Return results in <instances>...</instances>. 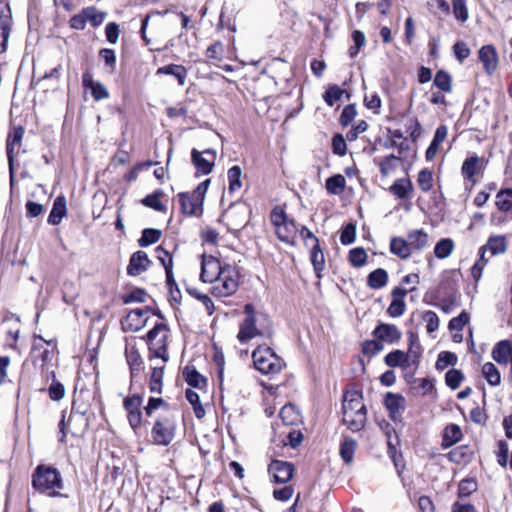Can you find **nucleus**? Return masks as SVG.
Masks as SVG:
<instances>
[{
  "instance_id": "f257e3e1",
  "label": "nucleus",
  "mask_w": 512,
  "mask_h": 512,
  "mask_svg": "<svg viewBox=\"0 0 512 512\" xmlns=\"http://www.w3.org/2000/svg\"><path fill=\"white\" fill-rule=\"evenodd\" d=\"M147 417L153 418L151 429L152 442L158 446L170 445L177 429V415L169 409L168 404L162 398L151 397L144 407Z\"/></svg>"
},
{
  "instance_id": "f03ea898",
  "label": "nucleus",
  "mask_w": 512,
  "mask_h": 512,
  "mask_svg": "<svg viewBox=\"0 0 512 512\" xmlns=\"http://www.w3.org/2000/svg\"><path fill=\"white\" fill-rule=\"evenodd\" d=\"M343 423L353 432L360 431L366 422V408L362 395L357 391H348L343 396Z\"/></svg>"
},
{
  "instance_id": "7ed1b4c3",
  "label": "nucleus",
  "mask_w": 512,
  "mask_h": 512,
  "mask_svg": "<svg viewBox=\"0 0 512 512\" xmlns=\"http://www.w3.org/2000/svg\"><path fill=\"white\" fill-rule=\"evenodd\" d=\"M244 319L239 325L237 339L240 343H248L251 339L261 335L268 326L269 319L265 313L256 311L252 304L244 306Z\"/></svg>"
},
{
  "instance_id": "20e7f679",
  "label": "nucleus",
  "mask_w": 512,
  "mask_h": 512,
  "mask_svg": "<svg viewBox=\"0 0 512 512\" xmlns=\"http://www.w3.org/2000/svg\"><path fill=\"white\" fill-rule=\"evenodd\" d=\"M33 487L40 493L48 496H56L62 489V477L60 472L53 467L39 465L32 476Z\"/></svg>"
},
{
  "instance_id": "39448f33",
  "label": "nucleus",
  "mask_w": 512,
  "mask_h": 512,
  "mask_svg": "<svg viewBox=\"0 0 512 512\" xmlns=\"http://www.w3.org/2000/svg\"><path fill=\"white\" fill-rule=\"evenodd\" d=\"M169 328L164 323L156 324L147 334L149 345V360L161 359L163 363L169 360L167 339Z\"/></svg>"
},
{
  "instance_id": "423d86ee",
  "label": "nucleus",
  "mask_w": 512,
  "mask_h": 512,
  "mask_svg": "<svg viewBox=\"0 0 512 512\" xmlns=\"http://www.w3.org/2000/svg\"><path fill=\"white\" fill-rule=\"evenodd\" d=\"M255 368L264 375L278 374L285 363L270 347L259 346L252 353Z\"/></svg>"
},
{
  "instance_id": "0eeeda50",
  "label": "nucleus",
  "mask_w": 512,
  "mask_h": 512,
  "mask_svg": "<svg viewBox=\"0 0 512 512\" xmlns=\"http://www.w3.org/2000/svg\"><path fill=\"white\" fill-rule=\"evenodd\" d=\"M270 219L275 227L278 239L287 244L295 245L299 228L294 219L289 218L284 210L278 206L271 211Z\"/></svg>"
},
{
  "instance_id": "6e6552de",
  "label": "nucleus",
  "mask_w": 512,
  "mask_h": 512,
  "mask_svg": "<svg viewBox=\"0 0 512 512\" xmlns=\"http://www.w3.org/2000/svg\"><path fill=\"white\" fill-rule=\"evenodd\" d=\"M210 179L200 183L191 193L181 192L178 194L181 211L189 216H200L203 212V202Z\"/></svg>"
},
{
  "instance_id": "1a4fd4ad",
  "label": "nucleus",
  "mask_w": 512,
  "mask_h": 512,
  "mask_svg": "<svg viewBox=\"0 0 512 512\" xmlns=\"http://www.w3.org/2000/svg\"><path fill=\"white\" fill-rule=\"evenodd\" d=\"M239 277L235 267L225 265L222 274L213 282L212 294L220 298L233 295L239 287Z\"/></svg>"
},
{
  "instance_id": "9d476101",
  "label": "nucleus",
  "mask_w": 512,
  "mask_h": 512,
  "mask_svg": "<svg viewBox=\"0 0 512 512\" xmlns=\"http://www.w3.org/2000/svg\"><path fill=\"white\" fill-rule=\"evenodd\" d=\"M142 397L134 394L124 399L123 406L127 413V419L131 428L136 431L142 424Z\"/></svg>"
},
{
  "instance_id": "9b49d317",
  "label": "nucleus",
  "mask_w": 512,
  "mask_h": 512,
  "mask_svg": "<svg viewBox=\"0 0 512 512\" xmlns=\"http://www.w3.org/2000/svg\"><path fill=\"white\" fill-rule=\"evenodd\" d=\"M191 159L197 172L208 175L212 172L216 160V151L213 149H205L200 152L197 149H192Z\"/></svg>"
},
{
  "instance_id": "f8f14e48",
  "label": "nucleus",
  "mask_w": 512,
  "mask_h": 512,
  "mask_svg": "<svg viewBox=\"0 0 512 512\" xmlns=\"http://www.w3.org/2000/svg\"><path fill=\"white\" fill-rule=\"evenodd\" d=\"M224 268L225 265L222 266L220 261L214 256L203 255L200 278L203 282L213 284V282L222 274Z\"/></svg>"
},
{
  "instance_id": "ddd939ff",
  "label": "nucleus",
  "mask_w": 512,
  "mask_h": 512,
  "mask_svg": "<svg viewBox=\"0 0 512 512\" xmlns=\"http://www.w3.org/2000/svg\"><path fill=\"white\" fill-rule=\"evenodd\" d=\"M268 472L275 483L285 484L292 478L294 466L287 461L273 460L268 466Z\"/></svg>"
},
{
  "instance_id": "4468645a",
  "label": "nucleus",
  "mask_w": 512,
  "mask_h": 512,
  "mask_svg": "<svg viewBox=\"0 0 512 512\" xmlns=\"http://www.w3.org/2000/svg\"><path fill=\"white\" fill-rule=\"evenodd\" d=\"M2 330H5L6 339L5 346L10 348L16 353H19L17 347V339L20 332V319L17 316L11 315L2 320Z\"/></svg>"
},
{
  "instance_id": "2eb2a0df",
  "label": "nucleus",
  "mask_w": 512,
  "mask_h": 512,
  "mask_svg": "<svg viewBox=\"0 0 512 512\" xmlns=\"http://www.w3.org/2000/svg\"><path fill=\"white\" fill-rule=\"evenodd\" d=\"M485 168L484 159L473 155L466 158L461 167V173L464 178L468 179L472 184L477 182L475 176Z\"/></svg>"
},
{
  "instance_id": "dca6fc26",
  "label": "nucleus",
  "mask_w": 512,
  "mask_h": 512,
  "mask_svg": "<svg viewBox=\"0 0 512 512\" xmlns=\"http://www.w3.org/2000/svg\"><path fill=\"white\" fill-rule=\"evenodd\" d=\"M479 60L483 63L484 70L492 75L498 67V54L493 45H484L478 52Z\"/></svg>"
},
{
  "instance_id": "f3484780",
  "label": "nucleus",
  "mask_w": 512,
  "mask_h": 512,
  "mask_svg": "<svg viewBox=\"0 0 512 512\" xmlns=\"http://www.w3.org/2000/svg\"><path fill=\"white\" fill-rule=\"evenodd\" d=\"M150 263L151 261L146 252L137 251L130 258L127 273L130 276H138L148 269Z\"/></svg>"
},
{
  "instance_id": "a211bd4d",
  "label": "nucleus",
  "mask_w": 512,
  "mask_h": 512,
  "mask_svg": "<svg viewBox=\"0 0 512 512\" xmlns=\"http://www.w3.org/2000/svg\"><path fill=\"white\" fill-rule=\"evenodd\" d=\"M407 292L408 290L400 287H395L392 290V302L387 309V313L391 317H400L405 312L406 304L404 299Z\"/></svg>"
},
{
  "instance_id": "6ab92c4d",
  "label": "nucleus",
  "mask_w": 512,
  "mask_h": 512,
  "mask_svg": "<svg viewBox=\"0 0 512 512\" xmlns=\"http://www.w3.org/2000/svg\"><path fill=\"white\" fill-rule=\"evenodd\" d=\"M23 135L24 129L22 127L14 128V130L8 135L6 142V152L10 169H12L14 155L19 151Z\"/></svg>"
},
{
  "instance_id": "aec40b11",
  "label": "nucleus",
  "mask_w": 512,
  "mask_h": 512,
  "mask_svg": "<svg viewBox=\"0 0 512 512\" xmlns=\"http://www.w3.org/2000/svg\"><path fill=\"white\" fill-rule=\"evenodd\" d=\"M83 86L91 90L92 97L96 100H103L109 97L107 88L99 81H94L89 72L82 75Z\"/></svg>"
},
{
  "instance_id": "412c9836",
  "label": "nucleus",
  "mask_w": 512,
  "mask_h": 512,
  "mask_svg": "<svg viewBox=\"0 0 512 512\" xmlns=\"http://www.w3.org/2000/svg\"><path fill=\"white\" fill-rule=\"evenodd\" d=\"M373 334L377 339L389 343L397 342L402 336L401 332L395 325L384 323L378 325Z\"/></svg>"
},
{
  "instance_id": "4be33fe9",
  "label": "nucleus",
  "mask_w": 512,
  "mask_h": 512,
  "mask_svg": "<svg viewBox=\"0 0 512 512\" xmlns=\"http://www.w3.org/2000/svg\"><path fill=\"white\" fill-rule=\"evenodd\" d=\"M405 398L399 394L388 393L385 398V406L393 420L401 417L405 409Z\"/></svg>"
},
{
  "instance_id": "5701e85b",
  "label": "nucleus",
  "mask_w": 512,
  "mask_h": 512,
  "mask_svg": "<svg viewBox=\"0 0 512 512\" xmlns=\"http://www.w3.org/2000/svg\"><path fill=\"white\" fill-rule=\"evenodd\" d=\"M147 311L143 309H134L128 313L125 318L124 325L130 331H139L146 325Z\"/></svg>"
},
{
  "instance_id": "b1692460",
  "label": "nucleus",
  "mask_w": 512,
  "mask_h": 512,
  "mask_svg": "<svg viewBox=\"0 0 512 512\" xmlns=\"http://www.w3.org/2000/svg\"><path fill=\"white\" fill-rule=\"evenodd\" d=\"M66 200L64 196H58L54 203L52 210L48 216V223L52 225H58L62 218L66 215Z\"/></svg>"
},
{
  "instance_id": "393cba45",
  "label": "nucleus",
  "mask_w": 512,
  "mask_h": 512,
  "mask_svg": "<svg viewBox=\"0 0 512 512\" xmlns=\"http://www.w3.org/2000/svg\"><path fill=\"white\" fill-rule=\"evenodd\" d=\"M384 361L389 367L407 368L410 366V355L402 350H394L385 356Z\"/></svg>"
},
{
  "instance_id": "a878e982",
  "label": "nucleus",
  "mask_w": 512,
  "mask_h": 512,
  "mask_svg": "<svg viewBox=\"0 0 512 512\" xmlns=\"http://www.w3.org/2000/svg\"><path fill=\"white\" fill-rule=\"evenodd\" d=\"M156 74L173 75L178 80V83L181 86H184L186 83L187 70L182 65L170 64L167 66L160 67L158 68Z\"/></svg>"
},
{
  "instance_id": "bb28decb",
  "label": "nucleus",
  "mask_w": 512,
  "mask_h": 512,
  "mask_svg": "<svg viewBox=\"0 0 512 512\" xmlns=\"http://www.w3.org/2000/svg\"><path fill=\"white\" fill-rule=\"evenodd\" d=\"M157 259L160 261V263L163 265L165 269L166 277L169 279V282H174V274H173V258L172 255L162 248L161 246H158L155 250Z\"/></svg>"
},
{
  "instance_id": "cd10ccee",
  "label": "nucleus",
  "mask_w": 512,
  "mask_h": 512,
  "mask_svg": "<svg viewBox=\"0 0 512 512\" xmlns=\"http://www.w3.org/2000/svg\"><path fill=\"white\" fill-rule=\"evenodd\" d=\"M462 438V431L456 424H450L444 429L442 447L449 448L459 442Z\"/></svg>"
},
{
  "instance_id": "c85d7f7f",
  "label": "nucleus",
  "mask_w": 512,
  "mask_h": 512,
  "mask_svg": "<svg viewBox=\"0 0 512 512\" xmlns=\"http://www.w3.org/2000/svg\"><path fill=\"white\" fill-rule=\"evenodd\" d=\"M390 251L402 259H407L412 253L408 241L401 237H393L391 239Z\"/></svg>"
},
{
  "instance_id": "c756f323",
  "label": "nucleus",
  "mask_w": 512,
  "mask_h": 512,
  "mask_svg": "<svg viewBox=\"0 0 512 512\" xmlns=\"http://www.w3.org/2000/svg\"><path fill=\"white\" fill-rule=\"evenodd\" d=\"M389 190L399 199H405L412 192L413 184L409 179L401 178L396 180Z\"/></svg>"
},
{
  "instance_id": "7c9ffc66",
  "label": "nucleus",
  "mask_w": 512,
  "mask_h": 512,
  "mask_svg": "<svg viewBox=\"0 0 512 512\" xmlns=\"http://www.w3.org/2000/svg\"><path fill=\"white\" fill-rule=\"evenodd\" d=\"M484 246L490 251L491 256L503 254L507 251V241L502 235L490 236Z\"/></svg>"
},
{
  "instance_id": "2f4dec72",
  "label": "nucleus",
  "mask_w": 512,
  "mask_h": 512,
  "mask_svg": "<svg viewBox=\"0 0 512 512\" xmlns=\"http://www.w3.org/2000/svg\"><path fill=\"white\" fill-rule=\"evenodd\" d=\"M407 241L412 250H421L428 244V235L423 230H413L407 236Z\"/></svg>"
},
{
  "instance_id": "473e14b6",
  "label": "nucleus",
  "mask_w": 512,
  "mask_h": 512,
  "mask_svg": "<svg viewBox=\"0 0 512 512\" xmlns=\"http://www.w3.org/2000/svg\"><path fill=\"white\" fill-rule=\"evenodd\" d=\"M388 282V274L386 270L378 268L372 271L367 277V285L372 289H380Z\"/></svg>"
},
{
  "instance_id": "72a5a7b5",
  "label": "nucleus",
  "mask_w": 512,
  "mask_h": 512,
  "mask_svg": "<svg viewBox=\"0 0 512 512\" xmlns=\"http://www.w3.org/2000/svg\"><path fill=\"white\" fill-rule=\"evenodd\" d=\"M280 417L285 425H295L301 420V415L296 407L292 404H287L280 410Z\"/></svg>"
},
{
  "instance_id": "f704fd0d",
  "label": "nucleus",
  "mask_w": 512,
  "mask_h": 512,
  "mask_svg": "<svg viewBox=\"0 0 512 512\" xmlns=\"http://www.w3.org/2000/svg\"><path fill=\"white\" fill-rule=\"evenodd\" d=\"M163 196V191L158 189L151 194H148L141 200V203L149 208H152L158 212H164L166 206L161 202L160 198Z\"/></svg>"
},
{
  "instance_id": "c9c22d12",
  "label": "nucleus",
  "mask_w": 512,
  "mask_h": 512,
  "mask_svg": "<svg viewBox=\"0 0 512 512\" xmlns=\"http://www.w3.org/2000/svg\"><path fill=\"white\" fill-rule=\"evenodd\" d=\"M310 260L318 277L325 267V257L319 244H313L310 253Z\"/></svg>"
},
{
  "instance_id": "e433bc0d",
  "label": "nucleus",
  "mask_w": 512,
  "mask_h": 512,
  "mask_svg": "<svg viewBox=\"0 0 512 512\" xmlns=\"http://www.w3.org/2000/svg\"><path fill=\"white\" fill-rule=\"evenodd\" d=\"M183 376L192 387L201 389L206 385V379L195 368L186 367Z\"/></svg>"
},
{
  "instance_id": "4c0bfd02",
  "label": "nucleus",
  "mask_w": 512,
  "mask_h": 512,
  "mask_svg": "<svg viewBox=\"0 0 512 512\" xmlns=\"http://www.w3.org/2000/svg\"><path fill=\"white\" fill-rule=\"evenodd\" d=\"M345 185H346L345 177L341 174H336L332 177H329L326 180L325 187H326V190L328 191V193H330L332 195H339L343 192Z\"/></svg>"
},
{
  "instance_id": "58836bf2",
  "label": "nucleus",
  "mask_w": 512,
  "mask_h": 512,
  "mask_svg": "<svg viewBox=\"0 0 512 512\" xmlns=\"http://www.w3.org/2000/svg\"><path fill=\"white\" fill-rule=\"evenodd\" d=\"M482 375L491 386H497L501 382L500 372L491 362H487L482 366Z\"/></svg>"
},
{
  "instance_id": "ea45409f",
  "label": "nucleus",
  "mask_w": 512,
  "mask_h": 512,
  "mask_svg": "<svg viewBox=\"0 0 512 512\" xmlns=\"http://www.w3.org/2000/svg\"><path fill=\"white\" fill-rule=\"evenodd\" d=\"M454 249V242L450 238L441 239L434 248L435 256L439 259L447 258Z\"/></svg>"
},
{
  "instance_id": "a19ab883",
  "label": "nucleus",
  "mask_w": 512,
  "mask_h": 512,
  "mask_svg": "<svg viewBox=\"0 0 512 512\" xmlns=\"http://www.w3.org/2000/svg\"><path fill=\"white\" fill-rule=\"evenodd\" d=\"M496 206L503 212L512 209V189L501 190L497 193Z\"/></svg>"
},
{
  "instance_id": "79ce46f5",
  "label": "nucleus",
  "mask_w": 512,
  "mask_h": 512,
  "mask_svg": "<svg viewBox=\"0 0 512 512\" xmlns=\"http://www.w3.org/2000/svg\"><path fill=\"white\" fill-rule=\"evenodd\" d=\"M162 232L158 229L146 228L142 231V235L138 240L141 247H146L156 243L161 238Z\"/></svg>"
},
{
  "instance_id": "37998d69",
  "label": "nucleus",
  "mask_w": 512,
  "mask_h": 512,
  "mask_svg": "<svg viewBox=\"0 0 512 512\" xmlns=\"http://www.w3.org/2000/svg\"><path fill=\"white\" fill-rule=\"evenodd\" d=\"M127 363L129 364L131 374L140 371L142 365V358L140 353L134 347L126 348L125 351Z\"/></svg>"
},
{
  "instance_id": "c03bdc74",
  "label": "nucleus",
  "mask_w": 512,
  "mask_h": 512,
  "mask_svg": "<svg viewBox=\"0 0 512 512\" xmlns=\"http://www.w3.org/2000/svg\"><path fill=\"white\" fill-rule=\"evenodd\" d=\"M164 375V365L163 366H153L152 373L150 376V390L152 392L160 393L162 390V380Z\"/></svg>"
},
{
  "instance_id": "a18cd8bd",
  "label": "nucleus",
  "mask_w": 512,
  "mask_h": 512,
  "mask_svg": "<svg viewBox=\"0 0 512 512\" xmlns=\"http://www.w3.org/2000/svg\"><path fill=\"white\" fill-rule=\"evenodd\" d=\"M356 441L351 438H346L340 446V455L343 461L347 464L353 460L354 452L356 449Z\"/></svg>"
},
{
  "instance_id": "49530a36",
  "label": "nucleus",
  "mask_w": 512,
  "mask_h": 512,
  "mask_svg": "<svg viewBox=\"0 0 512 512\" xmlns=\"http://www.w3.org/2000/svg\"><path fill=\"white\" fill-rule=\"evenodd\" d=\"M185 395L189 403L193 406L195 416L198 419L203 418L205 415V410L200 403L199 394L192 389H187Z\"/></svg>"
},
{
  "instance_id": "de8ad7c7",
  "label": "nucleus",
  "mask_w": 512,
  "mask_h": 512,
  "mask_svg": "<svg viewBox=\"0 0 512 512\" xmlns=\"http://www.w3.org/2000/svg\"><path fill=\"white\" fill-rule=\"evenodd\" d=\"M400 158L391 154L386 156L380 163H379V169L383 176L389 175L392 171L396 170L399 163Z\"/></svg>"
},
{
  "instance_id": "09e8293b",
  "label": "nucleus",
  "mask_w": 512,
  "mask_h": 512,
  "mask_svg": "<svg viewBox=\"0 0 512 512\" xmlns=\"http://www.w3.org/2000/svg\"><path fill=\"white\" fill-rule=\"evenodd\" d=\"M84 15L86 16L87 22L93 27H97L103 23L106 17V13L99 11L95 7H87L83 9Z\"/></svg>"
},
{
  "instance_id": "8fccbe9b",
  "label": "nucleus",
  "mask_w": 512,
  "mask_h": 512,
  "mask_svg": "<svg viewBox=\"0 0 512 512\" xmlns=\"http://www.w3.org/2000/svg\"><path fill=\"white\" fill-rule=\"evenodd\" d=\"M241 168L239 166H233L228 170V180H229V191L235 192L238 191L241 186Z\"/></svg>"
},
{
  "instance_id": "3c124183",
  "label": "nucleus",
  "mask_w": 512,
  "mask_h": 512,
  "mask_svg": "<svg viewBox=\"0 0 512 512\" xmlns=\"http://www.w3.org/2000/svg\"><path fill=\"white\" fill-rule=\"evenodd\" d=\"M434 84L436 87H438L443 92H450L452 89V79L451 76L443 71L440 70L435 74L434 77Z\"/></svg>"
},
{
  "instance_id": "603ef678",
  "label": "nucleus",
  "mask_w": 512,
  "mask_h": 512,
  "mask_svg": "<svg viewBox=\"0 0 512 512\" xmlns=\"http://www.w3.org/2000/svg\"><path fill=\"white\" fill-rule=\"evenodd\" d=\"M477 487L478 485L475 479L465 478L459 483L458 496L461 498L468 497L477 490Z\"/></svg>"
},
{
  "instance_id": "864d4df0",
  "label": "nucleus",
  "mask_w": 512,
  "mask_h": 512,
  "mask_svg": "<svg viewBox=\"0 0 512 512\" xmlns=\"http://www.w3.org/2000/svg\"><path fill=\"white\" fill-rule=\"evenodd\" d=\"M349 261L354 267L363 266L367 261V253L365 249L362 247H357L350 250Z\"/></svg>"
},
{
  "instance_id": "5fc2aeb1",
  "label": "nucleus",
  "mask_w": 512,
  "mask_h": 512,
  "mask_svg": "<svg viewBox=\"0 0 512 512\" xmlns=\"http://www.w3.org/2000/svg\"><path fill=\"white\" fill-rule=\"evenodd\" d=\"M422 319L426 323V330L429 334L438 330L440 321L438 315L434 311H425L422 315Z\"/></svg>"
},
{
  "instance_id": "6e6d98bb",
  "label": "nucleus",
  "mask_w": 512,
  "mask_h": 512,
  "mask_svg": "<svg viewBox=\"0 0 512 512\" xmlns=\"http://www.w3.org/2000/svg\"><path fill=\"white\" fill-rule=\"evenodd\" d=\"M463 379H464L463 373L457 369H451L445 375L446 384L452 390H456L457 388H459Z\"/></svg>"
},
{
  "instance_id": "4d7b16f0",
  "label": "nucleus",
  "mask_w": 512,
  "mask_h": 512,
  "mask_svg": "<svg viewBox=\"0 0 512 512\" xmlns=\"http://www.w3.org/2000/svg\"><path fill=\"white\" fill-rule=\"evenodd\" d=\"M457 362V356L448 351H443L438 355V359L436 361V368L438 370H444L449 365H455Z\"/></svg>"
},
{
  "instance_id": "13d9d810",
  "label": "nucleus",
  "mask_w": 512,
  "mask_h": 512,
  "mask_svg": "<svg viewBox=\"0 0 512 512\" xmlns=\"http://www.w3.org/2000/svg\"><path fill=\"white\" fill-rule=\"evenodd\" d=\"M452 6L455 18L460 22H465L469 17L466 0H452Z\"/></svg>"
},
{
  "instance_id": "bf43d9fd",
  "label": "nucleus",
  "mask_w": 512,
  "mask_h": 512,
  "mask_svg": "<svg viewBox=\"0 0 512 512\" xmlns=\"http://www.w3.org/2000/svg\"><path fill=\"white\" fill-rule=\"evenodd\" d=\"M418 185L423 192H428L432 188L433 174L428 169H423L419 172L417 178Z\"/></svg>"
},
{
  "instance_id": "052dcab7",
  "label": "nucleus",
  "mask_w": 512,
  "mask_h": 512,
  "mask_svg": "<svg viewBox=\"0 0 512 512\" xmlns=\"http://www.w3.org/2000/svg\"><path fill=\"white\" fill-rule=\"evenodd\" d=\"M155 164L156 162L150 160L138 163L124 176V178L127 182L135 181L142 170L148 169Z\"/></svg>"
},
{
  "instance_id": "680f3d73",
  "label": "nucleus",
  "mask_w": 512,
  "mask_h": 512,
  "mask_svg": "<svg viewBox=\"0 0 512 512\" xmlns=\"http://www.w3.org/2000/svg\"><path fill=\"white\" fill-rule=\"evenodd\" d=\"M343 92L339 86L332 85L325 91L324 100L327 105L333 106L341 98Z\"/></svg>"
},
{
  "instance_id": "e2e57ef3",
  "label": "nucleus",
  "mask_w": 512,
  "mask_h": 512,
  "mask_svg": "<svg viewBox=\"0 0 512 512\" xmlns=\"http://www.w3.org/2000/svg\"><path fill=\"white\" fill-rule=\"evenodd\" d=\"M407 354L410 355V365H418L420 358V345L413 334L410 335L409 351Z\"/></svg>"
},
{
  "instance_id": "0e129e2a",
  "label": "nucleus",
  "mask_w": 512,
  "mask_h": 512,
  "mask_svg": "<svg viewBox=\"0 0 512 512\" xmlns=\"http://www.w3.org/2000/svg\"><path fill=\"white\" fill-rule=\"evenodd\" d=\"M356 227L354 224L349 223L343 227L340 235V242L343 245H350L355 241Z\"/></svg>"
},
{
  "instance_id": "69168bd1",
  "label": "nucleus",
  "mask_w": 512,
  "mask_h": 512,
  "mask_svg": "<svg viewBox=\"0 0 512 512\" xmlns=\"http://www.w3.org/2000/svg\"><path fill=\"white\" fill-rule=\"evenodd\" d=\"M468 322L469 314L465 311H462L460 315L452 318L449 321L448 328L450 331H461Z\"/></svg>"
},
{
  "instance_id": "338daca9",
  "label": "nucleus",
  "mask_w": 512,
  "mask_h": 512,
  "mask_svg": "<svg viewBox=\"0 0 512 512\" xmlns=\"http://www.w3.org/2000/svg\"><path fill=\"white\" fill-rule=\"evenodd\" d=\"M357 111L354 104L347 105L341 115H340V123L342 126L347 127L356 117Z\"/></svg>"
},
{
  "instance_id": "774afa93",
  "label": "nucleus",
  "mask_w": 512,
  "mask_h": 512,
  "mask_svg": "<svg viewBox=\"0 0 512 512\" xmlns=\"http://www.w3.org/2000/svg\"><path fill=\"white\" fill-rule=\"evenodd\" d=\"M453 51L457 60L462 63L465 59L470 56V49L467 44L463 41H458L453 46Z\"/></svg>"
}]
</instances>
